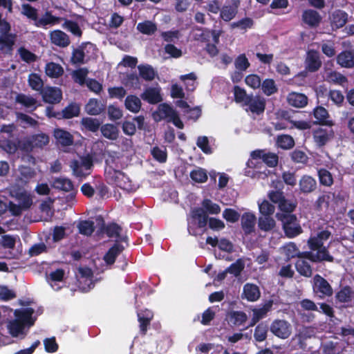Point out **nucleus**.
Here are the masks:
<instances>
[{"label":"nucleus","mask_w":354,"mask_h":354,"mask_svg":"<svg viewBox=\"0 0 354 354\" xmlns=\"http://www.w3.org/2000/svg\"><path fill=\"white\" fill-rule=\"evenodd\" d=\"M93 48V44L88 43L84 46H80L73 50L71 57L72 62L74 64H82L86 56L85 50Z\"/></svg>","instance_id":"obj_35"},{"label":"nucleus","mask_w":354,"mask_h":354,"mask_svg":"<svg viewBox=\"0 0 354 354\" xmlns=\"http://www.w3.org/2000/svg\"><path fill=\"white\" fill-rule=\"evenodd\" d=\"M254 159H261L269 167H274L278 163V156L273 153H266L263 150L254 151L251 153Z\"/></svg>","instance_id":"obj_19"},{"label":"nucleus","mask_w":354,"mask_h":354,"mask_svg":"<svg viewBox=\"0 0 354 354\" xmlns=\"http://www.w3.org/2000/svg\"><path fill=\"white\" fill-rule=\"evenodd\" d=\"M53 135L57 142L62 146L68 147L73 143V136L62 129H55Z\"/></svg>","instance_id":"obj_23"},{"label":"nucleus","mask_w":354,"mask_h":354,"mask_svg":"<svg viewBox=\"0 0 354 354\" xmlns=\"http://www.w3.org/2000/svg\"><path fill=\"white\" fill-rule=\"evenodd\" d=\"M259 209L261 216H272L275 210L274 206L266 200L259 203Z\"/></svg>","instance_id":"obj_60"},{"label":"nucleus","mask_w":354,"mask_h":354,"mask_svg":"<svg viewBox=\"0 0 354 354\" xmlns=\"http://www.w3.org/2000/svg\"><path fill=\"white\" fill-rule=\"evenodd\" d=\"M261 296L259 287L253 283H247L244 285L241 297L248 301H256Z\"/></svg>","instance_id":"obj_16"},{"label":"nucleus","mask_w":354,"mask_h":354,"mask_svg":"<svg viewBox=\"0 0 354 354\" xmlns=\"http://www.w3.org/2000/svg\"><path fill=\"white\" fill-rule=\"evenodd\" d=\"M347 19L348 15L345 12L336 10L330 17L331 25L335 28H342L346 24Z\"/></svg>","instance_id":"obj_33"},{"label":"nucleus","mask_w":354,"mask_h":354,"mask_svg":"<svg viewBox=\"0 0 354 354\" xmlns=\"http://www.w3.org/2000/svg\"><path fill=\"white\" fill-rule=\"evenodd\" d=\"M144 100L151 104H156L162 101V97L160 93V88H147L141 95Z\"/></svg>","instance_id":"obj_31"},{"label":"nucleus","mask_w":354,"mask_h":354,"mask_svg":"<svg viewBox=\"0 0 354 354\" xmlns=\"http://www.w3.org/2000/svg\"><path fill=\"white\" fill-rule=\"evenodd\" d=\"M138 317L140 322V330L143 334H145L147 330V326L153 318V313L150 310H146L142 313H138Z\"/></svg>","instance_id":"obj_41"},{"label":"nucleus","mask_w":354,"mask_h":354,"mask_svg":"<svg viewBox=\"0 0 354 354\" xmlns=\"http://www.w3.org/2000/svg\"><path fill=\"white\" fill-rule=\"evenodd\" d=\"M277 143L281 148L288 149L294 146L295 141L290 136L282 135L278 137Z\"/></svg>","instance_id":"obj_62"},{"label":"nucleus","mask_w":354,"mask_h":354,"mask_svg":"<svg viewBox=\"0 0 354 354\" xmlns=\"http://www.w3.org/2000/svg\"><path fill=\"white\" fill-rule=\"evenodd\" d=\"M137 30L144 35H151L156 32L157 25L151 21L147 20L138 23Z\"/></svg>","instance_id":"obj_39"},{"label":"nucleus","mask_w":354,"mask_h":354,"mask_svg":"<svg viewBox=\"0 0 354 354\" xmlns=\"http://www.w3.org/2000/svg\"><path fill=\"white\" fill-rule=\"evenodd\" d=\"M140 76L147 81H151L154 79L156 73L153 67L148 64H141L138 66Z\"/></svg>","instance_id":"obj_45"},{"label":"nucleus","mask_w":354,"mask_h":354,"mask_svg":"<svg viewBox=\"0 0 354 354\" xmlns=\"http://www.w3.org/2000/svg\"><path fill=\"white\" fill-rule=\"evenodd\" d=\"M239 5V0H233L231 5L223 6L220 12L221 19L225 21H230L234 19L237 14Z\"/></svg>","instance_id":"obj_22"},{"label":"nucleus","mask_w":354,"mask_h":354,"mask_svg":"<svg viewBox=\"0 0 354 354\" xmlns=\"http://www.w3.org/2000/svg\"><path fill=\"white\" fill-rule=\"evenodd\" d=\"M324 77L326 81L342 86H346L348 80L342 73L332 70L324 68Z\"/></svg>","instance_id":"obj_17"},{"label":"nucleus","mask_w":354,"mask_h":354,"mask_svg":"<svg viewBox=\"0 0 354 354\" xmlns=\"http://www.w3.org/2000/svg\"><path fill=\"white\" fill-rule=\"evenodd\" d=\"M334 136L331 129L318 128L313 132V138L316 144L322 147Z\"/></svg>","instance_id":"obj_15"},{"label":"nucleus","mask_w":354,"mask_h":354,"mask_svg":"<svg viewBox=\"0 0 354 354\" xmlns=\"http://www.w3.org/2000/svg\"><path fill=\"white\" fill-rule=\"evenodd\" d=\"M297 272L303 276L310 277L312 274V269L308 262L304 259H299L295 264Z\"/></svg>","instance_id":"obj_47"},{"label":"nucleus","mask_w":354,"mask_h":354,"mask_svg":"<svg viewBox=\"0 0 354 354\" xmlns=\"http://www.w3.org/2000/svg\"><path fill=\"white\" fill-rule=\"evenodd\" d=\"M43 100L49 104L59 103L62 98V91L56 87H46L41 91Z\"/></svg>","instance_id":"obj_12"},{"label":"nucleus","mask_w":354,"mask_h":354,"mask_svg":"<svg viewBox=\"0 0 354 354\" xmlns=\"http://www.w3.org/2000/svg\"><path fill=\"white\" fill-rule=\"evenodd\" d=\"M233 92L235 102L236 103H243V105H245L250 96L246 93L245 90L239 86H235Z\"/></svg>","instance_id":"obj_51"},{"label":"nucleus","mask_w":354,"mask_h":354,"mask_svg":"<svg viewBox=\"0 0 354 354\" xmlns=\"http://www.w3.org/2000/svg\"><path fill=\"white\" fill-rule=\"evenodd\" d=\"M125 107L133 113H138L141 107V101L136 95H128L125 100Z\"/></svg>","instance_id":"obj_42"},{"label":"nucleus","mask_w":354,"mask_h":354,"mask_svg":"<svg viewBox=\"0 0 354 354\" xmlns=\"http://www.w3.org/2000/svg\"><path fill=\"white\" fill-rule=\"evenodd\" d=\"M15 196L18 203L24 209H28L32 204V199L31 196L26 191H20L17 192L15 195L12 194Z\"/></svg>","instance_id":"obj_38"},{"label":"nucleus","mask_w":354,"mask_h":354,"mask_svg":"<svg viewBox=\"0 0 354 354\" xmlns=\"http://www.w3.org/2000/svg\"><path fill=\"white\" fill-rule=\"evenodd\" d=\"M105 110L104 105L98 100L91 98L85 106V111L90 115H98Z\"/></svg>","instance_id":"obj_25"},{"label":"nucleus","mask_w":354,"mask_h":354,"mask_svg":"<svg viewBox=\"0 0 354 354\" xmlns=\"http://www.w3.org/2000/svg\"><path fill=\"white\" fill-rule=\"evenodd\" d=\"M190 177L196 183H205L207 179V174L205 170L198 168L190 173Z\"/></svg>","instance_id":"obj_57"},{"label":"nucleus","mask_w":354,"mask_h":354,"mask_svg":"<svg viewBox=\"0 0 354 354\" xmlns=\"http://www.w3.org/2000/svg\"><path fill=\"white\" fill-rule=\"evenodd\" d=\"M78 229L80 234L89 236L94 231V223L89 221H83L78 224Z\"/></svg>","instance_id":"obj_58"},{"label":"nucleus","mask_w":354,"mask_h":354,"mask_svg":"<svg viewBox=\"0 0 354 354\" xmlns=\"http://www.w3.org/2000/svg\"><path fill=\"white\" fill-rule=\"evenodd\" d=\"M62 19V17L53 15L50 11H46L40 17H38L35 26L47 29L59 24Z\"/></svg>","instance_id":"obj_11"},{"label":"nucleus","mask_w":354,"mask_h":354,"mask_svg":"<svg viewBox=\"0 0 354 354\" xmlns=\"http://www.w3.org/2000/svg\"><path fill=\"white\" fill-rule=\"evenodd\" d=\"M313 290L319 294L320 298L330 297L333 293L330 283L319 274H316L313 277Z\"/></svg>","instance_id":"obj_8"},{"label":"nucleus","mask_w":354,"mask_h":354,"mask_svg":"<svg viewBox=\"0 0 354 354\" xmlns=\"http://www.w3.org/2000/svg\"><path fill=\"white\" fill-rule=\"evenodd\" d=\"M102 136L111 140H115L119 136V130L116 126L112 124H105L100 126Z\"/></svg>","instance_id":"obj_34"},{"label":"nucleus","mask_w":354,"mask_h":354,"mask_svg":"<svg viewBox=\"0 0 354 354\" xmlns=\"http://www.w3.org/2000/svg\"><path fill=\"white\" fill-rule=\"evenodd\" d=\"M45 73L49 77L58 78L63 75L64 68L59 64L49 62L45 66Z\"/></svg>","instance_id":"obj_36"},{"label":"nucleus","mask_w":354,"mask_h":354,"mask_svg":"<svg viewBox=\"0 0 354 354\" xmlns=\"http://www.w3.org/2000/svg\"><path fill=\"white\" fill-rule=\"evenodd\" d=\"M275 221L271 216H261L258 220L259 227L265 232L272 230L275 227Z\"/></svg>","instance_id":"obj_43"},{"label":"nucleus","mask_w":354,"mask_h":354,"mask_svg":"<svg viewBox=\"0 0 354 354\" xmlns=\"http://www.w3.org/2000/svg\"><path fill=\"white\" fill-rule=\"evenodd\" d=\"M313 115L317 119V124H327L329 118L328 111L323 106H317L313 110Z\"/></svg>","instance_id":"obj_48"},{"label":"nucleus","mask_w":354,"mask_h":354,"mask_svg":"<svg viewBox=\"0 0 354 354\" xmlns=\"http://www.w3.org/2000/svg\"><path fill=\"white\" fill-rule=\"evenodd\" d=\"M21 14L28 19L34 21V24H36V20L38 19L37 10L29 4L24 3L21 6Z\"/></svg>","instance_id":"obj_53"},{"label":"nucleus","mask_w":354,"mask_h":354,"mask_svg":"<svg viewBox=\"0 0 354 354\" xmlns=\"http://www.w3.org/2000/svg\"><path fill=\"white\" fill-rule=\"evenodd\" d=\"M276 217L281 221L283 229L287 237L291 239L301 234L303 230L295 215L277 213Z\"/></svg>","instance_id":"obj_3"},{"label":"nucleus","mask_w":354,"mask_h":354,"mask_svg":"<svg viewBox=\"0 0 354 354\" xmlns=\"http://www.w3.org/2000/svg\"><path fill=\"white\" fill-rule=\"evenodd\" d=\"M301 20L309 27L315 28L319 25L322 21V17L316 10L307 9L303 12Z\"/></svg>","instance_id":"obj_14"},{"label":"nucleus","mask_w":354,"mask_h":354,"mask_svg":"<svg viewBox=\"0 0 354 354\" xmlns=\"http://www.w3.org/2000/svg\"><path fill=\"white\" fill-rule=\"evenodd\" d=\"M192 221L189 223L188 231L190 234L196 235V233L192 229V225L197 224L198 227H204L207 225V215L203 208H196L192 212Z\"/></svg>","instance_id":"obj_9"},{"label":"nucleus","mask_w":354,"mask_h":354,"mask_svg":"<svg viewBox=\"0 0 354 354\" xmlns=\"http://www.w3.org/2000/svg\"><path fill=\"white\" fill-rule=\"evenodd\" d=\"M337 62L344 68L354 67V53L348 50L342 52L337 57Z\"/></svg>","instance_id":"obj_29"},{"label":"nucleus","mask_w":354,"mask_h":354,"mask_svg":"<svg viewBox=\"0 0 354 354\" xmlns=\"http://www.w3.org/2000/svg\"><path fill=\"white\" fill-rule=\"evenodd\" d=\"M245 106H248L249 110L253 113L259 115L264 112L266 108V100L260 95H250Z\"/></svg>","instance_id":"obj_10"},{"label":"nucleus","mask_w":354,"mask_h":354,"mask_svg":"<svg viewBox=\"0 0 354 354\" xmlns=\"http://www.w3.org/2000/svg\"><path fill=\"white\" fill-rule=\"evenodd\" d=\"M70 167L73 176L80 179L84 178L91 173L92 158L87 156L80 157L78 160H73L70 163Z\"/></svg>","instance_id":"obj_6"},{"label":"nucleus","mask_w":354,"mask_h":354,"mask_svg":"<svg viewBox=\"0 0 354 354\" xmlns=\"http://www.w3.org/2000/svg\"><path fill=\"white\" fill-rule=\"evenodd\" d=\"M80 106L77 104H71L62 111V116L64 118H72L80 113Z\"/></svg>","instance_id":"obj_56"},{"label":"nucleus","mask_w":354,"mask_h":354,"mask_svg":"<svg viewBox=\"0 0 354 354\" xmlns=\"http://www.w3.org/2000/svg\"><path fill=\"white\" fill-rule=\"evenodd\" d=\"M241 226L245 234H251L254 230L256 216L250 212L244 213L241 216Z\"/></svg>","instance_id":"obj_24"},{"label":"nucleus","mask_w":354,"mask_h":354,"mask_svg":"<svg viewBox=\"0 0 354 354\" xmlns=\"http://www.w3.org/2000/svg\"><path fill=\"white\" fill-rule=\"evenodd\" d=\"M262 91L265 95L270 96L277 92V87L272 79H266L261 84Z\"/></svg>","instance_id":"obj_50"},{"label":"nucleus","mask_w":354,"mask_h":354,"mask_svg":"<svg viewBox=\"0 0 354 354\" xmlns=\"http://www.w3.org/2000/svg\"><path fill=\"white\" fill-rule=\"evenodd\" d=\"M62 27L77 37H80L82 35V32L76 22L70 20H65Z\"/></svg>","instance_id":"obj_64"},{"label":"nucleus","mask_w":354,"mask_h":354,"mask_svg":"<svg viewBox=\"0 0 354 354\" xmlns=\"http://www.w3.org/2000/svg\"><path fill=\"white\" fill-rule=\"evenodd\" d=\"M15 101L31 112L35 111L38 106L37 100L30 95L24 93L17 94L15 97Z\"/></svg>","instance_id":"obj_20"},{"label":"nucleus","mask_w":354,"mask_h":354,"mask_svg":"<svg viewBox=\"0 0 354 354\" xmlns=\"http://www.w3.org/2000/svg\"><path fill=\"white\" fill-rule=\"evenodd\" d=\"M124 248L119 245L115 244L107 253L104 255V259L107 264H113L115 258L122 252Z\"/></svg>","instance_id":"obj_44"},{"label":"nucleus","mask_w":354,"mask_h":354,"mask_svg":"<svg viewBox=\"0 0 354 354\" xmlns=\"http://www.w3.org/2000/svg\"><path fill=\"white\" fill-rule=\"evenodd\" d=\"M317 181L310 176L304 175L299 181V190L303 194L312 193L317 189Z\"/></svg>","instance_id":"obj_21"},{"label":"nucleus","mask_w":354,"mask_h":354,"mask_svg":"<svg viewBox=\"0 0 354 354\" xmlns=\"http://www.w3.org/2000/svg\"><path fill=\"white\" fill-rule=\"evenodd\" d=\"M287 101L290 106L302 108L307 104L308 98L304 94L292 92L287 96Z\"/></svg>","instance_id":"obj_27"},{"label":"nucleus","mask_w":354,"mask_h":354,"mask_svg":"<svg viewBox=\"0 0 354 354\" xmlns=\"http://www.w3.org/2000/svg\"><path fill=\"white\" fill-rule=\"evenodd\" d=\"M122 157L117 152H110L106 159V163L109 166L107 169H120L124 167Z\"/></svg>","instance_id":"obj_28"},{"label":"nucleus","mask_w":354,"mask_h":354,"mask_svg":"<svg viewBox=\"0 0 354 354\" xmlns=\"http://www.w3.org/2000/svg\"><path fill=\"white\" fill-rule=\"evenodd\" d=\"M33 145L36 148H42L49 142V137L44 133L35 134L31 136Z\"/></svg>","instance_id":"obj_52"},{"label":"nucleus","mask_w":354,"mask_h":354,"mask_svg":"<svg viewBox=\"0 0 354 354\" xmlns=\"http://www.w3.org/2000/svg\"><path fill=\"white\" fill-rule=\"evenodd\" d=\"M315 334V331L314 328L304 326L298 330L294 339H297L300 345H303L307 339L311 338Z\"/></svg>","instance_id":"obj_37"},{"label":"nucleus","mask_w":354,"mask_h":354,"mask_svg":"<svg viewBox=\"0 0 354 354\" xmlns=\"http://www.w3.org/2000/svg\"><path fill=\"white\" fill-rule=\"evenodd\" d=\"M49 36L51 43L55 46L64 48L70 44L68 36L62 30H55L50 31Z\"/></svg>","instance_id":"obj_18"},{"label":"nucleus","mask_w":354,"mask_h":354,"mask_svg":"<svg viewBox=\"0 0 354 354\" xmlns=\"http://www.w3.org/2000/svg\"><path fill=\"white\" fill-rule=\"evenodd\" d=\"M331 234V232L328 227L319 228L317 231H314L311 234L307 242L310 250L306 254L308 259L313 262H333L334 261V258L329 254L328 248L324 245V242L327 241Z\"/></svg>","instance_id":"obj_1"},{"label":"nucleus","mask_w":354,"mask_h":354,"mask_svg":"<svg viewBox=\"0 0 354 354\" xmlns=\"http://www.w3.org/2000/svg\"><path fill=\"white\" fill-rule=\"evenodd\" d=\"M328 98L338 107L342 106L344 101V96L340 91L331 90L328 93Z\"/></svg>","instance_id":"obj_63"},{"label":"nucleus","mask_w":354,"mask_h":354,"mask_svg":"<svg viewBox=\"0 0 354 354\" xmlns=\"http://www.w3.org/2000/svg\"><path fill=\"white\" fill-rule=\"evenodd\" d=\"M281 249L288 259L297 257L299 252L297 245L292 242L286 244Z\"/></svg>","instance_id":"obj_59"},{"label":"nucleus","mask_w":354,"mask_h":354,"mask_svg":"<svg viewBox=\"0 0 354 354\" xmlns=\"http://www.w3.org/2000/svg\"><path fill=\"white\" fill-rule=\"evenodd\" d=\"M197 77L194 73H190L187 75L180 76V80L184 82L187 91H193L197 85Z\"/></svg>","instance_id":"obj_46"},{"label":"nucleus","mask_w":354,"mask_h":354,"mask_svg":"<svg viewBox=\"0 0 354 354\" xmlns=\"http://www.w3.org/2000/svg\"><path fill=\"white\" fill-rule=\"evenodd\" d=\"M268 335V327L264 324L261 323L257 325L254 329V337L257 342L264 341Z\"/></svg>","instance_id":"obj_55"},{"label":"nucleus","mask_w":354,"mask_h":354,"mask_svg":"<svg viewBox=\"0 0 354 354\" xmlns=\"http://www.w3.org/2000/svg\"><path fill=\"white\" fill-rule=\"evenodd\" d=\"M106 178L107 181L113 185L120 187L128 192L133 191L136 189L130 178L120 169H106Z\"/></svg>","instance_id":"obj_5"},{"label":"nucleus","mask_w":354,"mask_h":354,"mask_svg":"<svg viewBox=\"0 0 354 354\" xmlns=\"http://www.w3.org/2000/svg\"><path fill=\"white\" fill-rule=\"evenodd\" d=\"M353 292L349 287H344L336 294V299L339 302L347 303L352 300Z\"/></svg>","instance_id":"obj_49"},{"label":"nucleus","mask_w":354,"mask_h":354,"mask_svg":"<svg viewBox=\"0 0 354 354\" xmlns=\"http://www.w3.org/2000/svg\"><path fill=\"white\" fill-rule=\"evenodd\" d=\"M88 70L85 68H81L72 73V77L76 83L83 85L85 83L86 77L88 75Z\"/></svg>","instance_id":"obj_61"},{"label":"nucleus","mask_w":354,"mask_h":354,"mask_svg":"<svg viewBox=\"0 0 354 354\" xmlns=\"http://www.w3.org/2000/svg\"><path fill=\"white\" fill-rule=\"evenodd\" d=\"M270 332L278 338L286 339L292 334V325L285 319H276L270 324Z\"/></svg>","instance_id":"obj_7"},{"label":"nucleus","mask_w":354,"mask_h":354,"mask_svg":"<svg viewBox=\"0 0 354 354\" xmlns=\"http://www.w3.org/2000/svg\"><path fill=\"white\" fill-rule=\"evenodd\" d=\"M53 187L64 192H70L73 189L72 181L66 178H57L54 180Z\"/></svg>","instance_id":"obj_40"},{"label":"nucleus","mask_w":354,"mask_h":354,"mask_svg":"<svg viewBox=\"0 0 354 354\" xmlns=\"http://www.w3.org/2000/svg\"><path fill=\"white\" fill-rule=\"evenodd\" d=\"M321 66L322 61L319 53L313 50H309L305 59L306 69L310 72H315Z\"/></svg>","instance_id":"obj_13"},{"label":"nucleus","mask_w":354,"mask_h":354,"mask_svg":"<svg viewBox=\"0 0 354 354\" xmlns=\"http://www.w3.org/2000/svg\"><path fill=\"white\" fill-rule=\"evenodd\" d=\"M28 84L32 90L39 91L42 89L44 83L40 76L36 73H31L28 76Z\"/></svg>","instance_id":"obj_54"},{"label":"nucleus","mask_w":354,"mask_h":354,"mask_svg":"<svg viewBox=\"0 0 354 354\" xmlns=\"http://www.w3.org/2000/svg\"><path fill=\"white\" fill-rule=\"evenodd\" d=\"M156 121L166 120L168 122H172L176 127L183 129L184 124L180 119L178 113L167 104H160L157 110L153 113Z\"/></svg>","instance_id":"obj_4"},{"label":"nucleus","mask_w":354,"mask_h":354,"mask_svg":"<svg viewBox=\"0 0 354 354\" xmlns=\"http://www.w3.org/2000/svg\"><path fill=\"white\" fill-rule=\"evenodd\" d=\"M317 176L321 185L330 187L334 183L332 173L326 168H320L317 170Z\"/></svg>","instance_id":"obj_32"},{"label":"nucleus","mask_w":354,"mask_h":354,"mask_svg":"<svg viewBox=\"0 0 354 354\" xmlns=\"http://www.w3.org/2000/svg\"><path fill=\"white\" fill-rule=\"evenodd\" d=\"M272 301H269L259 308H254L252 310V317L251 319V326H254L260 319L265 317L267 313L271 310Z\"/></svg>","instance_id":"obj_26"},{"label":"nucleus","mask_w":354,"mask_h":354,"mask_svg":"<svg viewBox=\"0 0 354 354\" xmlns=\"http://www.w3.org/2000/svg\"><path fill=\"white\" fill-rule=\"evenodd\" d=\"M34 310L31 308L15 310L14 314L15 319L9 322L8 329L12 337H18L24 335L25 325L30 326L33 325L34 320L32 319V315Z\"/></svg>","instance_id":"obj_2"},{"label":"nucleus","mask_w":354,"mask_h":354,"mask_svg":"<svg viewBox=\"0 0 354 354\" xmlns=\"http://www.w3.org/2000/svg\"><path fill=\"white\" fill-rule=\"evenodd\" d=\"M82 129L96 132L100 128L101 122L97 118L84 117L80 121Z\"/></svg>","instance_id":"obj_30"}]
</instances>
